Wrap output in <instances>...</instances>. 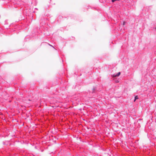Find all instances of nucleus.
<instances>
[{"instance_id": "nucleus-4", "label": "nucleus", "mask_w": 156, "mask_h": 156, "mask_svg": "<svg viewBox=\"0 0 156 156\" xmlns=\"http://www.w3.org/2000/svg\"><path fill=\"white\" fill-rule=\"evenodd\" d=\"M126 24V22H124L123 23V25L124 26Z\"/></svg>"}, {"instance_id": "nucleus-1", "label": "nucleus", "mask_w": 156, "mask_h": 156, "mask_svg": "<svg viewBox=\"0 0 156 156\" xmlns=\"http://www.w3.org/2000/svg\"><path fill=\"white\" fill-rule=\"evenodd\" d=\"M120 74V72H119V73H117L116 74H113L112 76L113 77H116V76H119Z\"/></svg>"}, {"instance_id": "nucleus-3", "label": "nucleus", "mask_w": 156, "mask_h": 156, "mask_svg": "<svg viewBox=\"0 0 156 156\" xmlns=\"http://www.w3.org/2000/svg\"><path fill=\"white\" fill-rule=\"evenodd\" d=\"M119 0H112V2H114L116 1H119Z\"/></svg>"}, {"instance_id": "nucleus-2", "label": "nucleus", "mask_w": 156, "mask_h": 156, "mask_svg": "<svg viewBox=\"0 0 156 156\" xmlns=\"http://www.w3.org/2000/svg\"><path fill=\"white\" fill-rule=\"evenodd\" d=\"M138 97L137 96H136L135 97V99L134 101H135L136 100L138 99Z\"/></svg>"}, {"instance_id": "nucleus-5", "label": "nucleus", "mask_w": 156, "mask_h": 156, "mask_svg": "<svg viewBox=\"0 0 156 156\" xmlns=\"http://www.w3.org/2000/svg\"><path fill=\"white\" fill-rule=\"evenodd\" d=\"M116 82H119V81H118V80H117Z\"/></svg>"}, {"instance_id": "nucleus-6", "label": "nucleus", "mask_w": 156, "mask_h": 156, "mask_svg": "<svg viewBox=\"0 0 156 156\" xmlns=\"http://www.w3.org/2000/svg\"><path fill=\"white\" fill-rule=\"evenodd\" d=\"M155 29H156V27H155Z\"/></svg>"}]
</instances>
